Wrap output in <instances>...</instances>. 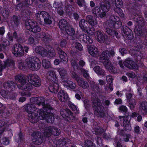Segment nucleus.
<instances>
[{"mask_svg":"<svg viewBox=\"0 0 147 147\" xmlns=\"http://www.w3.org/2000/svg\"><path fill=\"white\" fill-rule=\"evenodd\" d=\"M25 110L28 113V117L29 120L32 123L37 122L38 119H43L45 117L42 115L44 114L43 111H46V109L43 110L38 109L36 111V107L33 104H30L25 105Z\"/></svg>","mask_w":147,"mask_h":147,"instance_id":"obj_1","label":"nucleus"},{"mask_svg":"<svg viewBox=\"0 0 147 147\" xmlns=\"http://www.w3.org/2000/svg\"><path fill=\"white\" fill-rule=\"evenodd\" d=\"M106 25L107 32L110 35H112L114 34L116 36L118 33L115 31H113L112 29L113 28H119L121 25V22L119 17L111 15L106 22Z\"/></svg>","mask_w":147,"mask_h":147,"instance_id":"obj_2","label":"nucleus"},{"mask_svg":"<svg viewBox=\"0 0 147 147\" xmlns=\"http://www.w3.org/2000/svg\"><path fill=\"white\" fill-rule=\"evenodd\" d=\"M134 20L136 22L134 30V32L137 35L142 36L145 32L143 28L144 25L143 18L141 15H136L135 16Z\"/></svg>","mask_w":147,"mask_h":147,"instance_id":"obj_3","label":"nucleus"},{"mask_svg":"<svg viewBox=\"0 0 147 147\" xmlns=\"http://www.w3.org/2000/svg\"><path fill=\"white\" fill-rule=\"evenodd\" d=\"M27 67L32 71L39 69L41 67V63L39 59L36 57H29L26 59Z\"/></svg>","mask_w":147,"mask_h":147,"instance_id":"obj_4","label":"nucleus"},{"mask_svg":"<svg viewBox=\"0 0 147 147\" xmlns=\"http://www.w3.org/2000/svg\"><path fill=\"white\" fill-rule=\"evenodd\" d=\"M26 53L28 51L29 48L25 46L24 47L19 44H16L14 45L11 48L12 53L16 57H21L24 55V50Z\"/></svg>","mask_w":147,"mask_h":147,"instance_id":"obj_5","label":"nucleus"},{"mask_svg":"<svg viewBox=\"0 0 147 147\" xmlns=\"http://www.w3.org/2000/svg\"><path fill=\"white\" fill-rule=\"evenodd\" d=\"M26 28L34 33H37L41 31V28L38 24L30 19L27 20L26 22Z\"/></svg>","mask_w":147,"mask_h":147,"instance_id":"obj_6","label":"nucleus"},{"mask_svg":"<svg viewBox=\"0 0 147 147\" xmlns=\"http://www.w3.org/2000/svg\"><path fill=\"white\" fill-rule=\"evenodd\" d=\"M47 106V108L48 109H46L47 110H46L45 112L44 111V114L42 115L43 117H45V119L41 120H45L47 122L51 123L53 122L54 120L53 115L52 111H53V109L50 105Z\"/></svg>","mask_w":147,"mask_h":147,"instance_id":"obj_7","label":"nucleus"},{"mask_svg":"<svg viewBox=\"0 0 147 147\" xmlns=\"http://www.w3.org/2000/svg\"><path fill=\"white\" fill-rule=\"evenodd\" d=\"M95 98V99H94L93 100L92 102L94 106L96 107V111L97 112V115L98 117H103L105 115L104 107L101 105L100 101L96 97Z\"/></svg>","mask_w":147,"mask_h":147,"instance_id":"obj_8","label":"nucleus"},{"mask_svg":"<svg viewBox=\"0 0 147 147\" xmlns=\"http://www.w3.org/2000/svg\"><path fill=\"white\" fill-rule=\"evenodd\" d=\"M36 16L38 20L41 19L42 18L44 20L45 22L47 24H50L52 23L51 18L49 14L47 12L44 11H38L36 14Z\"/></svg>","mask_w":147,"mask_h":147,"instance_id":"obj_9","label":"nucleus"},{"mask_svg":"<svg viewBox=\"0 0 147 147\" xmlns=\"http://www.w3.org/2000/svg\"><path fill=\"white\" fill-rule=\"evenodd\" d=\"M60 133V131L57 128L53 126H50L45 129L44 134L45 136L49 137L52 134L54 136H58Z\"/></svg>","mask_w":147,"mask_h":147,"instance_id":"obj_10","label":"nucleus"},{"mask_svg":"<svg viewBox=\"0 0 147 147\" xmlns=\"http://www.w3.org/2000/svg\"><path fill=\"white\" fill-rule=\"evenodd\" d=\"M87 23L85 22V20L82 19L79 23V26L81 29L85 32L87 33L90 35H92L94 33V29L92 27L88 30L87 27Z\"/></svg>","mask_w":147,"mask_h":147,"instance_id":"obj_11","label":"nucleus"},{"mask_svg":"<svg viewBox=\"0 0 147 147\" xmlns=\"http://www.w3.org/2000/svg\"><path fill=\"white\" fill-rule=\"evenodd\" d=\"M123 63L125 66L129 68L137 69H138V66H142L143 65L142 63L140 61L139 63L138 62V65L129 58L127 59Z\"/></svg>","mask_w":147,"mask_h":147,"instance_id":"obj_12","label":"nucleus"},{"mask_svg":"<svg viewBox=\"0 0 147 147\" xmlns=\"http://www.w3.org/2000/svg\"><path fill=\"white\" fill-rule=\"evenodd\" d=\"M115 52L113 49H112L110 51H103L100 55V59L102 62L104 61H107L109 60V58L111 56L113 57L114 55Z\"/></svg>","mask_w":147,"mask_h":147,"instance_id":"obj_13","label":"nucleus"},{"mask_svg":"<svg viewBox=\"0 0 147 147\" xmlns=\"http://www.w3.org/2000/svg\"><path fill=\"white\" fill-rule=\"evenodd\" d=\"M31 100L34 103L36 104L39 106L41 105L43 107L42 109H40L42 110H43L45 108L48 109V108H47V105H50L48 104H45V99L43 97L32 98Z\"/></svg>","mask_w":147,"mask_h":147,"instance_id":"obj_14","label":"nucleus"},{"mask_svg":"<svg viewBox=\"0 0 147 147\" xmlns=\"http://www.w3.org/2000/svg\"><path fill=\"white\" fill-rule=\"evenodd\" d=\"M28 82L30 84L35 87H38L41 84L40 78L37 76L32 75L29 78Z\"/></svg>","mask_w":147,"mask_h":147,"instance_id":"obj_15","label":"nucleus"},{"mask_svg":"<svg viewBox=\"0 0 147 147\" xmlns=\"http://www.w3.org/2000/svg\"><path fill=\"white\" fill-rule=\"evenodd\" d=\"M28 80H23V81H20V84L18 85V88L22 90L26 91L30 90L32 88V85L29 84Z\"/></svg>","mask_w":147,"mask_h":147,"instance_id":"obj_16","label":"nucleus"},{"mask_svg":"<svg viewBox=\"0 0 147 147\" xmlns=\"http://www.w3.org/2000/svg\"><path fill=\"white\" fill-rule=\"evenodd\" d=\"M47 75L48 79L51 82H58L57 77L56 76V72L55 71L54 68H52L47 73Z\"/></svg>","mask_w":147,"mask_h":147,"instance_id":"obj_17","label":"nucleus"},{"mask_svg":"<svg viewBox=\"0 0 147 147\" xmlns=\"http://www.w3.org/2000/svg\"><path fill=\"white\" fill-rule=\"evenodd\" d=\"M105 68L110 72L115 73L117 72V69L115 67L110 60L104 61L102 62Z\"/></svg>","mask_w":147,"mask_h":147,"instance_id":"obj_18","label":"nucleus"},{"mask_svg":"<svg viewBox=\"0 0 147 147\" xmlns=\"http://www.w3.org/2000/svg\"><path fill=\"white\" fill-rule=\"evenodd\" d=\"M57 96L61 102H65L69 100L67 94L63 90H61L59 91Z\"/></svg>","mask_w":147,"mask_h":147,"instance_id":"obj_19","label":"nucleus"},{"mask_svg":"<svg viewBox=\"0 0 147 147\" xmlns=\"http://www.w3.org/2000/svg\"><path fill=\"white\" fill-rule=\"evenodd\" d=\"M128 117L119 116V118L120 121H123V125L125 129L128 131H130L131 128L129 121L128 120Z\"/></svg>","mask_w":147,"mask_h":147,"instance_id":"obj_20","label":"nucleus"},{"mask_svg":"<svg viewBox=\"0 0 147 147\" xmlns=\"http://www.w3.org/2000/svg\"><path fill=\"white\" fill-rule=\"evenodd\" d=\"M32 138L33 142L36 144H40L43 141V138L41 137V135L39 133H34Z\"/></svg>","mask_w":147,"mask_h":147,"instance_id":"obj_21","label":"nucleus"},{"mask_svg":"<svg viewBox=\"0 0 147 147\" xmlns=\"http://www.w3.org/2000/svg\"><path fill=\"white\" fill-rule=\"evenodd\" d=\"M88 51L90 55L96 57L99 55V52L96 47L94 45H90L88 48Z\"/></svg>","mask_w":147,"mask_h":147,"instance_id":"obj_22","label":"nucleus"},{"mask_svg":"<svg viewBox=\"0 0 147 147\" xmlns=\"http://www.w3.org/2000/svg\"><path fill=\"white\" fill-rule=\"evenodd\" d=\"M106 80L107 82L109 83V86L106 87L105 89L107 91L111 92L113 90V85L112 84L113 78L112 76L110 75L107 76L106 78Z\"/></svg>","mask_w":147,"mask_h":147,"instance_id":"obj_23","label":"nucleus"},{"mask_svg":"<svg viewBox=\"0 0 147 147\" xmlns=\"http://www.w3.org/2000/svg\"><path fill=\"white\" fill-rule=\"evenodd\" d=\"M111 0H105L104 3H102L100 7L102 10L105 11H109L110 8Z\"/></svg>","mask_w":147,"mask_h":147,"instance_id":"obj_24","label":"nucleus"},{"mask_svg":"<svg viewBox=\"0 0 147 147\" xmlns=\"http://www.w3.org/2000/svg\"><path fill=\"white\" fill-rule=\"evenodd\" d=\"M77 82L78 85L84 89H88L89 87L88 83L86 81H84L81 78H79L77 79Z\"/></svg>","mask_w":147,"mask_h":147,"instance_id":"obj_25","label":"nucleus"},{"mask_svg":"<svg viewBox=\"0 0 147 147\" xmlns=\"http://www.w3.org/2000/svg\"><path fill=\"white\" fill-rule=\"evenodd\" d=\"M47 51L45 52L46 55L45 57H53L55 55V51L53 48L51 46H49L46 47Z\"/></svg>","mask_w":147,"mask_h":147,"instance_id":"obj_26","label":"nucleus"},{"mask_svg":"<svg viewBox=\"0 0 147 147\" xmlns=\"http://www.w3.org/2000/svg\"><path fill=\"white\" fill-rule=\"evenodd\" d=\"M87 22L92 26H95L98 24L96 19L93 18L92 16H87L86 18Z\"/></svg>","mask_w":147,"mask_h":147,"instance_id":"obj_27","label":"nucleus"},{"mask_svg":"<svg viewBox=\"0 0 147 147\" xmlns=\"http://www.w3.org/2000/svg\"><path fill=\"white\" fill-rule=\"evenodd\" d=\"M79 38L84 42H88L89 43H92V40L89 36L87 35L86 34H82L80 35Z\"/></svg>","mask_w":147,"mask_h":147,"instance_id":"obj_28","label":"nucleus"},{"mask_svg":"<svg viewBox=\"0 0 147 147\" xmlns=\"http://www.w3.org/2000/svg\"><path fill=\"white\" fill-rule=\"evenodd\" d=\"M35 51L36 53H39L42 56L44 57L46 55L45 53L46 51H47V49L46 48H44L41 46H38L36 48Z\"/></svg>","mask_w":147,"mask_h":147,"instance_id":"obj_29","label":"nucleus"},{"mask_svg":"<svg viewBox=\"0 0 147 147\" xmlns=\"http://www.w3.org/2000/svg\"><path fill=\"white\" fill-rule=\"evenodd\" d=\"M57 50L59 51V57L62 61L65 62L66 63L68 60L66 54L59 48H57Z\"/></svg>","mask_w":147,"mask_h":147,"instance_id":"obj_30","label":"nucleus"},{"mask_svg":"<svg viewBox=\"0 0 147 147\" xmlns=\"http://www.w3.org/2000/svg\"><path fill=\"white\" fill-rule=\"evenodd\" d=\"M51 82L53 84L50 85L49 90L51 92L55 93L57 92L58 88L59 85L58 82Z\"/></svg>","mask_w":147,"mask_h":147,"instance_id":"obj_31","label":"nucleus"},{"mask_svg":"<svg viewBox=\"0 0 147 147\" xmlns=\"http://www.w3.org/2000/svg\"><path fill=\"white\" fill-rule=\"evenodd\" d=\"M42 64L43 67L45 69H51L52 68H53L50 62L46 59H44L42 60Z\"/></svg>","mask_w":147,"mask_h":147,"instance_id":"obj_32","label":"nucleus"},{"mask_svg":"<svg viewBox=\"0 0 147 147\" xmlns=\"http://www.w3.org/2000/svg\"><path fill=\"white\" fill-rule=\"evenodd\" d=\"M14 85L13 82L9 81L5 83L3 86L4 88L9 89V91H11L14 88Z\"/></svg>","mask_w":147,"mask_h":147,"instance_id":"obj_33","label":"nucleus"},{"mask_svg":"<svg viewBox=\"0 0 147 147\" xmlns=\"http://www.w3.org/2000/svg\"><path fill=\"white\" fill-rule=\"evenodd\" d=\"M63 85L67 88H69L72 89H75L76 87L75 84L69 80L65 81L64 82Z\"/></svg>","mask_w":147,"mask_h":147,"instance_id":"obj_34","label":"nucleus"},{"mask_svg":"<svg viewBox=\"0 0 147 147\" xmlns=\"http://www.w3.org/2000/svg\"><path fill=\"white\" fill-rule=\"evenodd\" d=\"M67 22L66 20L64 19H62L59 21V28L64 30L67 27Z\"/></svg>","mask_w":147,"mask_h":147,"instance_id":"obj_35","label":"nucleus"},{"mask_svg":"<svg viewBox=\"0 0 147 147\" xmlns=\"http://www.w3.org/2000/svg\"><path fill=\"white\" fill-rule=\"evenodd\" d=\"M27 63L26 60L24 62L22 60L18 61V66L19 68L22 70H24L27 67Z\"/></svg>","mask_w":147,"mask_h":147,"instance_id":"obj_36","label":"nucleus"},{"mask_svg":"<svg viewBox=\"0 0 147 147\" xmlns=\"http://www.w3.org/2000/svg\"><path fill=\"white\" fill-rule=\"evenodd\" d=\"M60 113L63 118H65L68 116L69 113H70V111L68 109H62L61 110Z\"/></svg>","mask_w":147,"mask_h":147,"instance_id":"obj_37","label":"nucleus"},{"mask_svg":"<svg viewBox=\"0 0 147 147\" xmlns=\"http://www.w3.org/2000/svg\"><path fill=\"white\" fill-rule=\"evenodd\" d=\"M97 40L100 42H104L105 40V37L100 32L98 31L96 32Z\"/></svg>","mask_w":147,"mask_h":147,"instance_id":"obj_38","label":"nucleus"},{"mask_svg":"<svg viewBox=\"0 0 147 147\" xmlns=\"http://www.w3.org/2000/svg\"><path fill=\"white\" fill-rule=\"evenodd\" d=\"M10 124V123H9L8 120L6 119L0 120V127L4 126L6 127Z\"/></svg>","mask_w":147,"mask_h":147,"instance_id":"obj_39","label":"nucleus"},{"mask_svg":"<svg viewBox=\"0 0 147 147\" xmlns=\"http://www.w3.org/2000/svg\"><path fill=\"white\" fill-rule=\"evenodd\" d=\"M13 63L11 61L8 60L5 63V65L3 66L2 63L0 62V71H1L2 70L5 68L6 66H10L11 64L13 65Z\"/></svg>","mask_w":147,"mask_h":147,"instance_id":"obj_40","label":"nucleus"},{"mask_svg":"<svg viewBox=\"0 0 147 147\" xmlns=\"http://www.w3.org/2000/svg\"><path fill=\"white\" fill-rule=\"evenodd\" d=\"M143 80L140 77L138 78V81L137 82V85H140L142 84L144 82L147 83V74L144 75L143 77Z\"/></svg>","mask_w":147,"mask_h":147,"instance_id":"obj_41","label":"nucleus"},{"mask_svg":"<svg viewBox=\"0 0 147 147\" xmlns=\"http://www.w3.org/2000/svg\"><path fill=\"white\" fill-rule=\"evenodd\" d=\"M100 12V8L98 6L96 7L92 10V13L97 17H99Z\"/></svg>","mask_w":147,"mask_h":147,"instance_id":"obj_42","label":"nucleus"},{"mask_svg":"<svg viewBox=\"0 0 147 147\" xmlns=\"http://www.w3.org/2000/svg\"><path fill=\"white\" fill-rule=\"evenodd\" d=\"M69 107L72 109L76 113H78V109L73 103L71 102H69L68 103Z\"/></svg>","mask_w":147,"mask_h":147,"instance_id":"obj_43","label":"nucleus"},{"mask_svg":"<svg viewBox=\"0 0 147 147\" xmlns=\"http://www.w3.org/2000/svg\"><path fill=\"white\" fill-rule=\"evenodd\" d=\"M94 70L95 72L98 75H103L105 71L104 70L102 69L99 66H98L94 67Z\"/></svg>","mask_w":147,"mask_h":147,"instance_id":"obj_44","label":"nucleus"},{"mask_svg":"<svg viewBox=\"0 0 147 147\" xmlns=\"http://www.w3.org/2000/svg\"><path fill=\"white\" fill-rule=\"evenodd\" d=\"M140 109L147 112V102H143L140 103Z\"/></svg>","mask_w":147,"mask_h":147,"instance_id":"obj_45","label":"nucleus"},{"mask_svg":"<svg viewBox=\"0 0 147 147\" xmlns=\"http://www.w3.org/2000/svg\"><path fill=\"white\" fill-rule=\"evenodd\" d=\"M65 30L66 33L72 36L74 34V29L71 27H67Z\"/></svg>","mask_w":147,"mask_h":147,"instance_id":"obj_46","label":"nucleus"},{"mask_svg":"<svg viewBox=\"0 0 147 147\" xmlns=\"http://www.w3.org/2000/svg\"><path fill=\"white\" fill-rule=\"evenodd\" d=\"M57 71L62 78H64L67 75V71L64 69L60 68L57 69Z\"/></svg>","mask_w":147,"mask_h":147,"instance_id":"obj_47","label":"nucleus"},{"mask_svg":"<svg viewBox=\"0 0 147 147\" xmlns=\"http://www.w3.org/2000/svg\"><path fill=\"white\" fill-rule=\"evenodd\" d=\"M121 7H116L114 8V10L115 12L118 13L121 17H124V15L122 10L120 9Z\"/></svg>","mask_w":147,"mask_h":147,"instance_id":"obj_48","label":"nucleus"},{"mask_svg":"<svg viewBox=\"0 0 147 147\" xmlns=\"http://www.w3.org/2000/svg\"><path fill=\"white\" fill-rule=\"evenodd\" d=\"M93 133L96 134L100 135L104 132V130L100 127L95 128L92 130Z\"/></svg>","mask_w":147,"mask_h":147,"instance_id":"obj_49","label":"nucleus"},{"mask_svg":"<svg viewBox=\"0 0 147 147\" xmlns=\"http://www.w3.org/2000/svg\"><path fill=\"white\" fill-rule=\"evenodd\" d=\"M129 101V107L131 110H133L136 105V101L135 99H132Z\"/></svg>","mask_w":147,"mask_h":147,"instance_id":"obj_50","label":"nucleus"},{"mask_svg":"<svg viewBox=\"0 0 147 147\" xmlns=\"http://www.w3.org/2000/svg\"><path fill=\"white\" fill-rule=\"evenodd\" d=\"M28 43L30 44L35 45L38 42L37 40H35L32 37H29L28 40Z\"/></svg>","mask_w":147,"mask_h":147,"instance_id":"obj_51","label":"nucleus"},{"mask_svg":"<svg viewBox=\"0 0 147 147\" xmlns=\"http://www.w3.org/2000/svg\"><path fill=\"white\" fill-rule=\"evenodd\" d=\"M0 94L2 97L5 98H8L9 97L7 92L4 90H1L0 92Z\"/></svg>","mask_w":147,"mask_h":147,"instance_id":"obj_52","label":"nucleus"},{"mask_svg":"<svg viewBox=\"0 0 147 147\" xmlns=\"http://www.w3.org/2000/svg\"><path fill=\"white\" fill-rule=\"evenodd\" d=\"M74 47L76 49L79 51H82L83 49L82 45L80 43L76 42L74 44Z\"/></svg>","mask_w":147,"mask_h":147,"instance_id":"obj_53","label":"nucleus"},{"mask_svg":"<svg viewBox=\"0 0 147 147\" xmlns=\"http://www.w3.org/2000/svg\"><path fill=\"white\" fill-rule=\"evenodd\" d=\"M115 7H121L122 5V0H113Z\"/></svg>","mask_w":147,"mask_h":147,"instance_id":"obj_54","label":"nucleus"},{"mask_svg":"<svg viewBox=\"0 0 147 147\" xmlns=\"http://www.w3.org/2000/svg\"><path fill=\"white\" fill-rule=\"evenodd\" d=\"M85 145L86 147H94L93 142L90 140H86L85 142Z\"/></svg>","mask_w":147,"mask_h":147,"instance_id":"obj_55","label":"nucleus"},{"mask_svg":"<svg viewBox=\"0 0 147 147\" xmlns=\"http://www.w3.org/2000/svg\"><path fill=\"white\" fill-rule=\"evenodd\" d=\"M12 23L13 24L16 25H17L19 24V21L18 17L16 16H14L12 18Z\"/></svg>","mask_w":147,"mask_h":147,"instance_id":"obj_56","label":"nucleus"},{"mask_svg":"<svg viewBox=\"0 0 147 147\" xmlns=\"http://www.w3.org/2000/svg\"><path fill=\"white\" fill-rule=\"evenodd\" d=\"M81 71L84 76L86 78L88 79L89 78V74L87 71H86L84 69L82 68L81 69Z\"/></svg>","mask_w":147,"mask_h":147,"instance_id":"obj_57","label":"nucleus"},{"mask_svg":"<svg viewBox=\"0 0 147 147\" xmlns=\"http://www.w3.org/2000/svg\"><path fill=\"white\" fill-rule=\"evenodd\" d=\"M1 141L2 143L4 145H8L9 144V140L6 137H3L2 138Z\"/></svg>","mask_w":147,"mask_h":147,"instance_id":"obj_58","label":"nucleus"},{"mask_svg":"<svg viewBox=\"0 0 147 147\" xmlns=\"http://www.w3.org/2000/svg\"><path fill=\"white\" fill-rule=\"evenodd\" d=\"M67 119L70 121H73L74 120V117L73 116V113L70 111V113H69L68 116L67 117Z\"/></svg>","mask_w":147,"mask_h":147,"instance_id":"obj_59","label":"nucleus"},{"mask_svg":"<svg viewBox=\"0 0 147 147\" xmlns=\"http://www.w3.org/2000/svg\"><path fill=\"white\" fill-rule=\"evenodd\" d=\"M15 80L16 81H19V84H20V81H23V80H25L23 76L18 75L15 77Z\"/></svg>","mask_w":147,"mask_h":147,"instance_id":"obj_60","label":"nucleus"},{"mask_svg":"<svg viewBox=\"0 0 147 147\" xmlns=\"http://www.w3.org/2000/svg\"><path fill=\"white\" fill-rule=\"evenodd\" d=\"M71 63L72 65L75 69H77L78 65L77 63V61L72 59L71 61Z\"/></svg>","mask_w":147,"mask_h":147,"instance_id":"obj_61","label":"nucleus"},{"mask_svg":"<svg viewBox=\"0 0 147 147\" xmlns=\"http://www.w3.org/2000/svg\"><path fill=\"white\" fill-rule=\"evenodd\" d=\"M91 87L92 89L95 91H97L98 90V88L97 87L95 84V82L93 81H92L91 83Z\"/></svg>","mask_w":147,"mask_h":147,"instance_id":"obj_62","label":"nucleus"},{"mask_svg":"<svg viewBox=\"0 0 147 147\" xmlns=\"http://www.w3.org/2000/svg\"><path fill=\"white\" fill-rule=\"evenodd\" d=\"M62 5L60 1V2H55L53 5V6L55 8L58 9L59 8L61 7V6Z\"/></svg>","mask_w":147,"mask_h":147,"instance_id":"obj_63","label":"nucleus"},{"mask_svg":"<svg viewBox=\"0 0 147 147\" xmlns=\"http://www.w3.org/2000/svg\"><path fill=\"white\" fill-rule=\"evenodd\" d=\"M134 131L135 133L137 134L140 133V128L138 126L136 125L134 127Z\"/></svg>","mask_w":147,"mask_h":147,"instance_id":"obj_64","label":"nucleus"}]
</instances>
